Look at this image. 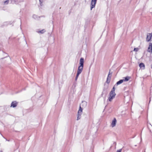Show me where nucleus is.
Segmentation results:
<instances>
[{
  "instance_id": "obj_1",
  "label": "nucleus",
  "mask_w": 152,
  "mask_h": 152,
  "mask_svg": "<svg viewBox=\"0 0 152 152\" xmlns=\"http://www.w3.org/2000/svg\"><path fill=\"white\" fill-rule=\"evenodd\" d=\"M84 62V59L83 58H81L80 59V65L78 67L77 75L76 77V80L77 79L79 75L81 73L82 71L83 67Z\"/></svg>"
},
{
  "instance_id": "obj_2",
  "label": "nucleus",
  "mask_w": 152,
  "mask_h": 152,
  "mask_svg": "<svg viewBox=\"0 0 152 152\" xmlns=\"http://www.w3.org/2000/svg\"><path fill=\"white\" fill-rule=\"evenodd\" d=\"M115 95V92H113L112 91H111L109 94V97L108 98V99L110 102L112 101Z\"/></svg>"
},
{
  "instance_id": "obj_3",
  "label": "nucleus",
  "mask_w": 152,
  "mask_h": 152,
  "mask_svg": "<svg viewBox=\"0 0 152 152\" xmlns=\"http://www.w3.org/2000/svg\"><path fill=\"white\" fill-rule=\"evenodd\" d=\"M83 110L80 106L79 110L78 112L77 117V120H78L80 118V116L81 115L82 112Z\"/></svg>"
},
{
  "instance_id": "obj_4",
  "label": "nucleus",
  "mask_w": 152,
  "mask_h": 152,
  "mask_svg": "<svg viewBox=\"0 0 152 152\" xmlns=\"http://www.w3.org/2000/svg\"><path fill=\"white\" fill-rule=\"evenodd\" d=\"M97 0H92L91 2V10L92 9L95 7L96 4V2Z\"/></svg>"
},
{
  "instance_id": "obj_5",
  "label": "nucleus",
  "mask_w": 152,
  "mask_h": 152,
  "mask_svg": "<svg viewBox=\"0 0 152 152\" xmlns=\"http://www.w3.org/2000/svg\"><path fill=\"white\" fill-rule=\"evenodd\" d=\"M152 37V33H148L147 35L146 40L147 42H149Z\"/></svg>"
},
{
  "instance_id": "obj_6",
  "label": "nucleus",
  "mask_w": 152,
  "mask_h": 152,
  "mask_svg": "<svg viewBox=\"0 0 152 152\" xmlns=\"http://www.w3.org/2000/svg\"><path fill=\"white\" fill-rule=\"evenodd\" d=\"M116 123V120L115 118H114L112 121L111 125L112 127H114L115 126Z\"/></svg>"
},
{
  "instance_id": "obj_7",
  "label": "nucleus",
  "mask_w": 152,
  "mask_h": 152,
  "mask_svg": "<svg viewBox=\"0 0 152 152\" xmlns=\"http://www.w3.org/2000/svg\"><path fill=\"white\" fill-rule=\"evenodd\" d=\"M18 103L16 101L12 102L11 104V107H15L17 105Z\"/></svg>"
},
{
  "instance_id": "obj_8",
  "label": "nucleus",
  "mask_w": 152,
  "mask_h": 152,
  "mask_svg": "<svg viewBox=\"0 0 152 152\" xmlns=\"http://www.w3.org/2000/svg\"><path fill=\"white\" fill-rule=\"evenodd\" d=\"M110 72L108 74V75L107 78V80H106V83L108 84H109L110 83V80L111 76H110Z\"/></svg>"
},
{
  "instance_id": "obj_9",
  "label": "nucleus",
  "mask_w": 152,
  "mask_h": 152,
  "mask_svg": "<svg viewBox=\"0 0 152 152\" xmlns=\"http://www.w3.org/2000/svg\"><path fill=\"white\" fill-rule=\"evenodd\" d=\"M131 78L130 77L127 76L126 77H123V80H124V82L127 81Z\"/></svg>"
},
{
  "instance_id": "obj_10",
  "label": "nucleus",
  "mask_w": 152,
  "mask_h": 152,
  "mask_svg": "<svg viewBox=\"0 0 152 152\" xmlns=\"http://www.w3.org/2000/svg\"><path fill=\"white\" fill-rule=\"evenodd\" d=\"M139 66L140 68H143V69H145V65L144 63H141L139 64Z\"/></svg>"
},
{
  "instance_id": "obj_11",
  "label": "nucleus",
  "mask_w": 152,
  "mask_h": 152,
  "mask_svg": "<svg viewBox=\"0 0 152 152\" xmlns=\"http://www.w3.org/2000/svg\"><path fill=\"white\" fill-rule=\"evenodd\" d=\"M124 82V80L123 79L121 80L118 81L117 82L116 84L118 85H119L121 83H122L123 82Z\"/></svg>"
},
{
  "instance_id": "obj_12",
  "label": "nucleus",
  "mask_w": 152,
  "mask_h": 152,
  "mask_svg": "<svg viewBox=\"0 0 152 152\" xmlns=\"http://www.w3.org/2000/svg\"><path fill=\"white\" fill-rule=\"evenodd\" d=\"M45 31V29H43L40 31H39V33H40L41 34H42L44 33Z\"/></svg>"
},
{
  "instance_id": "obj_13",
  "label": "nucleus",
  "mask_w": 152,
  "mask_h": 152,
  "mask_svg": "<svg viewBox=\"0 0 152 152\" xmlns=\"http://www.w3.org/2000/svg\"><path fill=\"white\" fill-rule=\"evenodd\" d=\"M148 51L151 53H152V48H148Z\"/></svg>"
},
{
  "instance_id": "obj_14",
  "label": "nucleus",
  "mask_w": 152,
  "mask_h": 152,
  "mask_svg": "<svg viewBox=\"0 0 152 152\" xmlns=\"http://www.w3.org/2000/svg\"><path fill=\"white\" fill-rule=\"evenodd\" d=\"M148 48H152V43H150Z\"/></svg>"
},
{
  "instance_id": "obj_15",
  "label": "nucleus",
  "mask_w": 152,
  "mask_h": 152,
  "mask_svg": "<svg viewBox=\"0 0 152 152\" xmlns=\"http://www.w3.org/2000/svg\"><path fill=\"white\" fill-rule=\"evenodd\" d=\"M9 2V0H7L6 1H5L4 2V3L5 4H7Z\"/></svg>"
},
{
  "instance_id": "obj_16",
  "label": "nucleus",
  "mask_w": 152,
  "mask_h": 152,
  "mask_svg": "<svg viewBox=\"0 0 152 152\" xmlns=\"http://www.w3.org/2000/svg\"><path fill=\"white\" fill-rule=\"evenodd\" d=\"M115 87L114 86L113 87V88H112V90L111 91H112V92H115Z\"/></svg>"
},
{
  "instance_id": "obj_17",
  "label": "nucleus",
  "mask_w": 152,
  "mask_h": 152,
  "mask_svg": "<svg viewBox=\"0 0 152 152\" xmlns=\"http://www.w3.org/2000/svg\"><path fill=\"white\" fill-rule=\"evenodd\" d=\"M138 48H134V51H137L138 50Z\"/></svg>"
},
{
  "instance_id": "obj_18",
  "label": "nucleus",
  "mask_w": 152,
  "mask_h": 152,
  "mask_svg": "<svg viewBox=\"0 0 152 152\" xmlns=\"http://www.w3.org/2000/svg\"><path fill=\"white\" fill-rule=\"evenodd\" d=\"M122 151V149H120L119 150H118L116 152H121Z\"/></svg>"
},
{
  "instance_id": "obj_19",
  "label": "nucleus",
  "mask_w": 152,
  "mask_h": 152,
  "mask_svg": "<svg viewBox=\"0 0 152 152\" xmlns=\"http://www.w3.org/2000/svg\"><path fill=\"white\" fill-rule=\"evenodd\" d=\"M43 0H39L41 5V4L43 2Z\"/></svg>"
},
{
  "instance_id": "obj_20",
  "label": "nucleus",
  "mask_w": 152,
  "mask_h": 152,
  "mask_svg": "<svg viewBox=\"0 0 152 152\" xmlns=\"http://www.w3.org/2000/svg\"><path fill=\"white\" fill-rule=\"evenodd\" d=\"M0 152H2V151H0Z\"/></svg>"
}]
</instances>
